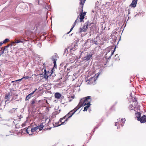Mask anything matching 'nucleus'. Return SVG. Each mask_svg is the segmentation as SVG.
<instances>
[{
    "label": "nucleus",
    "mask_w": 146,
    "mask_h": 146,
    "mask_svg": "<svg viewBox=\"0 0 146 146\" xmlns=\"http://www.w3.org/2000/svg\"><path fill=\"white\" fill-rule=\"evenodd\" d=\"M29 78V77L28 76H26L25 77H23L21 79H20L19 80H16L15 81H12V83H13V82H17V81H21L24 78H25L26 79H27L28 78Z\"/></svg>",
    "instance_id": "aec40b11"
},
{
    "label": "nucleus",
    "mask_w": 146,
    "mask_h": 146,
    "mask_svg": "<svg viewBox=\"0 0 146 146\" xmlns=\"http://www.w3.org/2000/svg\"><path fill=\"white\" fill-rule=\"evenodd\" d=\"M78 56H79V58H80V56H79V55H78Z\"/></svg>",
    "instance_id": "e433bc0d"
},
{
    "label": "nucleus",
    "mask_w": 146,
    "mask_h": 146,
    "mask_svg": "<svg viewBox=\"0 0 146 146\" xmlns=\"http://www.w3.org/2000/svg\"><path fill=\"white\" fill-rule=\"evenodd\" d=\"M125 119H121V121L123 123L125 122Z\"/></svg>",
    "instance_id": "c756f323"
},
{
    "label": "nucleus",
    "mask_w": 146,
    "mask_h": 146,
    "mask_svg": "<svg viewBox=\"0 0 146 146\" xmlns=\"http://www.w3.org/2000/svg\"><path fill=\"white\" fill-rule=\"evenodd\" d=\"M138 121H140L141 123H143L146 122V115H143L141 117L140 120H139Z\"/></svg>",
    "instance_id": "9d476101"
},
{
    "label": "nucleus",
    "mask_w": 146,
    "mask_h": 146,
    "mask_svg": "<svg viewBox=\"0 0 146 146\" xmlns=\"http://www.w3.org/2000/svg\"><path fill=\"white\" fill-rule=\"evenodd\" d=\"M38 4H39V2H38Z\"/></svg>",
    "instance_id": "a19ab883"
},
{
    "label": "nucleus",
    "mask_w": 146,
    "mask_h": 146,
    "mask_svg": "<svg viewBox=\"0 0 146 146\" xmlns=\"http://www.w3.org/2000/svg\"><path fill=\"white\" fill-rule=\"evenodd\" d=\"M8 46H5L4 48H2L0 50V55L4 53L5 54L7 53L8 52V50L7 49V47Z\"/></svg>",
    "instance_id": "423d86ee"
},
{
    "label": "nucleus",
    "mask_w": 146,
    "mask_h": 146,
    "mask_svg": "<svg viewBox=\"0 0 146 146\" xmlns=\"http://www.w3.org/2000/svg\"><path fill=\"white\" fill-rule=\"evenodd\" d=\"M45 73H44V78H47L50 75V73L48 72H47L46 71L45 69L44 70Z\"/></svg>",
    "instance_id": "4468645a"
},
{
    "label": "nucleus",
    "mask_w": 146,
    "mask_h": 146,
    "mask_svg": "<svg viewBox=\"0 0 146 146\" xmlns=\"http://www.w3.org/2000/svg\"><path fill=\"white\" fill-rule=\"evenodd\" d=\"M9 40V39H5L3 41V43H6L7 42H8Z\"/></svg>",
    "instance_id": "393cba45"
},
{
    "label": "nucleus",
    "mask_w": 146,
    "mask_h": 146,
    "mask_svg": "<svg viewBox=\"0 0 146 146\" xmlns=\"http://www.w3.org/2000/svg\"><path fill=\"white\" fill-rule=\"evenodd\" d=\"M44 125L43 123H41L40 125L36 127L37 129H39L40 130H42L43 128Z\"/></svg>",
    "instance_id": "f3484780"
},
{
    "label": "nucleus",
    "mask_w": 146,
    "mask_h": 146,
    "mask_svg": "<svg viewBox=\"0 0 146 146\" xmlns=\"http://www.w3.org/2000/svg\"><path fill=\"white\" fill-rule=\"evenodd\" d=\"M98 75L97 76V77H98Z\"/></svg>",
    "instance_id": "4c0bfd02"
},
{
    "label": "nucleus",
    "mask_w": 146,
    "mask_h": 146,
    "mask_svg": "<svg viewBox=\"0 0 146 146\" xmlns=\"http://www.w3.org/2000/svg\"><path fill=\"white\" fill-rule=\"evenodd\" d=\"M96 80V79H95V77H91L89 79L88 81V83L87 84H91L94 82H95Z\"/></svg>",
    "instance_id": "1a4fd4ad"
},
{
    "label": "nucleus",
    "mask_w": 146,
    "mask_h": 146,
    "mask_svg": "<svg viewBox=\"0 0 146 146\" xmlns=\"http://www.w3.org/2000/svg\"><path fill=\"white\" fill-rule=\"evenodd\" d=\"M15 43H16L15 42H12L11 45H15L14 44Z\"/></svg>",
    "instance_id": "473e14b6"
},
{
    "label": "nucleus",
    "mask_w": 146,
    "mask_h": 146,
    "mask_svg": "<svg viewBox=\"0 0 146 146\" xmlns=\"http://www.w3.org/2000/svg\"><path fill=\"white\" fill-rule=\"evenodd\" d=\"M36 101L35 99H33L31 102V104L32 106H34V104L35 103Z\"/></svg>",
    "instance_id": "412c9836"
},
{
    "label": "nucleus",
    "mask_w": 146,
    "mask_h": 146,
    "mask_svg": "<svg viewBox=\"0 0 146 146\" xmlns=\"http://www.w3.org/2000/svg\"><path fill=\"white\" fill-rule=\"evenodd\" d=\"M3 44V42H0V46H2Z\"/></svg>",
    "instance_id": "c9c22d12"
},
{
    "label": "nucleus",
    "mask_w": 146,
    "mask_h": 146,
    "mask_svg": "<svg viewBox=\"0 0 146 146\" xmlns=\"http://www.w3.org/2000/svg\"><path fill=\"white\" fill-rule=\"evenodd\" d=\"M37 128L36 127H32V130L31 131V135H33V133L35 131L37 130Z\"/></svg>",
    "instance_id": "6ab92c4d"
},
{
    "label": "nucleus",
    "mask_w": 146,
    "mask_h": 146,
    "mask_svg": "<svg viewBox=\"0 0 146 146\" xmlns=\"http://www.w3.org/2000/svg\"><path fill=\"white\" fill-rule=\"evenodd\" d=\"M86 0H80V5H81V7L83 8V5Z\"/></svg>",
    "instance_id": "a211bd4d"
},
{
    "label": "nucleus",
    "mask_w": 146,
    "mask_h": 146,
    "mask_svg": "<svg viewBox=\"0 0 146 146\" xmlns=\"http://www.w3.org/2000/svg\"><path fill=\"white\" fill-rule=\"evenodd\" d=\"M21 115H20V117H21Z\"/></svg>",
    "instance_id": "58836bf2"
},
{
    "label": "nucleus",
    "mask_w": 146,
    "mask_h": 146,
    "mask_svg": "<svg viewBox=\"0 0 146 146\" xmlns=\"http://www.w3.org/2000/svg\"><path fill=\"white\" fill-rule=\"evenodd\" d=\"M106 50L108 52L106 54V55H107L108 54L109 55H113L114 52V50H111V49L109 48H108L106 49Z\"/></svg>",
    "instance_id": "6e6552de"
},
{
    "label": "nucleus",
    "mask_w": 146,
    "mask_h": 146,
    "mask_svg": "<svg viewBox=\"0 0 146 146\" xmlns=\"http://www.w3.org/2000/svg\"><path fill=\"white\" fill-rule=\"evenodd\" d=\"M93 43H94V44H98V43L97 42V41L96 40H94L93 42Z\"/></svg>",
    "instance_id": "c85d7f7f"
},
{
    "label": "nucleus",
    "mask_w": 146,
    "mask_h": 146,
    "mask_svg": "<svg viewBox=\"0 0 146 146\" xmlns=\"http://www.w3.org/2000/svg\"><path fill=\"white\" fill-rule=\"evenodd\" d=\"M84 16L83 15V14L81 13L80 16V22H81L82 20L84 19Z\"/></svg>",
    "instance_id": "4be33fe9"
},
{
    "label": "nucleus",
    "mask_w": 146,
    "mask_h": 146,
    "mask_svg": "<svg viewBox=\"0 0 146 146\" xmlns=\"http://www.w3.org/2000/svg\"><path fill=\"white\" fill-rule=\"evenodd\" d=\"M32 127L30 126L28 127L26 129H21L22 131L23 132L24 131H25L28 134L30 135H31Z\"/></svg>",
    "instance_id": "39448f33"
},
{
    "label": "nucleus",
    "mask_w": 146,
    "mask_h": 146,
    "mask_svg": "<svg viewBox=\"0 0 146 146\" xmlns=\"http://www.w3.org/2000/svg\"><path fill=\"white\" fill-rule=\"evenodd\" d=\"M64 52H65L64 53V54H65H65H67V53H66L67 52H68V51H67V49H66L65 50V51Z\"/></svg>",
    "instance_id": "f704fd0d"
},
{
    "label": "nucleus",
    "mask_w": 146,
    "mask_h": 146,
    "mask_svg": "<svg viewBox=\"0 0 146 146\" xmlns=\"http://www.w3.org/2000/svg\"><path fill=\"white\" fill-rule=\"evenodd\" d=\"M80 107L79 106H77L75 108L68 113L66 115L64 116L63 118H61L60 119V121L61 122V124L58 125V126L60 125H61L64 124L65 122L67 121L69 118L70 117L72 116L80 108Z\"/></svg>",
    "instance_id": "f257e3e1"
},
{
    "label": "nucleus",
    "mask_w": 146,
    "mask_h": 146,
    "mask_svg": "<svg viewBox=\"0 0 146 146\" xmlns=\"http://www.w3.org/2000/svg\"><path fill=\"white\" fill-rule=\"evenodd\" d=\"M11 96V92L7 93L5 94L4 99L5 100V102H6L10 100Z\"/></svg>",
    "instance_id": "20e7f679"
},
{
    "label": "nucleus",
    "mask_w": 146,
    "mask_h": 146,
    "mask_svg": "<svg viewBox=\"0 0 146 146\" xmlns=\"http://www.w3.org/2000/svg\"><path fill=\"white\" fill-rule=\"evenodd\" d=\"M86 106L85 107H84V110H83L84 111H86L87 110L88 108L90 106V105H86Z\"/></svg>",
    "instance_id": "5701e85b"
},
{
    "label": "nucleus",
    "mask_w": 146,
    "mask_h": 146,
    "mask_svg": "<svg viewBox=\"0 0 146 146\" xmlns=\"http://www.w3.org/2000/svg\"><path fill=\"white\" fill-rule=\"evenodd\" d=\"M52 60L53 61V63L54 64V67L56 68L57 67L56 64V61L57 60V56L56 55H54L52 56Z\"/></svg>",
    "instance_id": "0eeeda50"
},
{
    "label": "nucleus",
    "mask_w": 146,
    "mask_h": 146,
    "mask_svg": "<svg viewBox=\"0 0 146 146\" xmlns=\"http://www.w3.org/2000/svg\"><path fill=\"white\" fill-rule=\"evenodd\" d=\"M92 55H87L84 58V60L86 61L88 60L92 57Z\"/></svg>",
    "instance_id": "dca6fc26"
},
{
    "label": "nucleus",
    "mask_w": 146,
    "mask_h": 146,
    "mask_svg": "<svg viewBox=\"0 0 146 146\" xmlns=\"http://www.w3.org/2000/svg\"><path fill=\"white\" fill-rule=\"evenodd\" d=\"M55 98L57 99H59L61 98H62V96L61 94L59 92L56 93L54 94Z\"/></svg>",
    "instance_id": "ddd939ff"
},
{
    "label": "nucleus",
    "mask_w": 146,
    "mask_h": 146,
    "mask_svg": "<svg viewBox=\"0 0 146 146\" xmlns=\"http://www.w3.org/2000/svg\"><path fill=\"white\" fill-rule=\"evenodd\" d=\"M135 115L137 117V120L138 121L140 120L141 117V113L139 112H137L135 113Z\"/></svg>",
    "instance_id": "2eb2a0df"
},
{
    "label": "nucleus",
    "mask_w": 146,
    "mask_h": 146,
    "mask_svg": "<svg viewBox=\"0 0 146 146\" xmlns=\"http://www.w3.org/2000/svg\"><path fill=\"white\" fill-rule=\"evenodd\" d=\"M133 107V106L131 105H129V108L130 109H131V110H133V109L132 108Z\"/></svg>",
    "instance_id": "cd10ccee"
},
{
    "label": "nucleus",
    "mask_w": 146,
    "mask_h": 146,
    "mask_svg": "<svg viewBox=\"0 0 146 146\" xmlns=\"http://www.w3.org/2000/svg\"><path fill=\"white\" fill-rule=\"evenodd\" d=\"M78 57H77V58H76V59H78Z\"/></svg>",
    "instance_id": "ea45409f"
},
{
    "label": "nucleus",
    "mask_w": 146,
    "mask_h": 146,
    "mask_svg": "<svg viewBox=\"0 0 146 146\" xmlns=\"http://www.w3.org/2000/svg\"><path fill=\"white\" fill-rule=\"evenodd\" d=\"M37 90V89H36L32 93L30 94L28 96H27L26 97L25 100H29L30 98L34 94V93Z\"/></svg>",
    "instance_id": "f8f14e48"
},
{
    "label": "nucleus",
    "mask_w": 146,
    "mask_h": 146,
    "mask_svg": "<svg viewBox=\"0 0 146 146\" xmlns=\"http://www.w3.org/2000/svg\"><path fill=\"white\" fill-rule=\"evenodd\" d=\"M23 41H20L19 40H16L15 41V43H19L20 42H23Z\"/></svg>",
    "instance_id": "a878e982"
},
{
    "label": "nucleus",
    "mask_w": 146,
    "mask_h": 146,
    "mask_svg": "<svg viewBox=\"0 0 146 146\" xmlns=\"http://www.w3.org/2000/svg\"><path fill=\"white\" fill-rule=\"evenodd\" d=\"M133 101V102H137V99L135 98H134L132 99Z\"/></svg>",
    "instance_id": "bb28decb"
},
{
    "label": "nucleus",
    "mask_w": 146,
    "mask_h": 146,
    "mask_svg": "<svg viewBox=\"0 0 146 146\" xmlns=\"http://www.w3.org/2000/svg\"><path fill=\"white\" fill-rule=\"evenodd\" d=\"M77 20H78V19H77L75 21V22L74 23V25H73V27L71 29H70V32L71 31H72V30L73 29V28H74V26L76 24V22H77Z\"/></svg>",
    "instance_id": "b1692460"
},
{
    "label": "nucleus",
    "mask_w": 146,
    "mask_h": 146,
    "mask_svg": "<svg viewBox=\"0 0 146 146\" xmlns=\"http://www.w3.org/2000/svg\"><path fill=\"white\" fill-rule=\"evenodd\" d=\"M26 125V123H24L22 124V127L25 126Z\"/></svg>",
    "instance_id": "7c9ffc66"
},
{
    "label": "nucleus",
    "mask_w": 146,
    "mask_h": 146,
    "mask_svg": "<svg viewBox=\"0 0 146 146\" xmlns=\"http://www.w3.org/2000/svg\"><path fill=\"white\" fill-rule=\"evenodd\" d=\"M82 11H83V10H82V14H83V15L84 16L86 15V12H84L83 13H82Z\"/></svg>",
    "instance_id": "2f4dec72"
},
{
    "label": "nucleus",
    "mask_w": 146,
    "mask_h": 146,
    "mask_svg": "<svg viewBox=\"0 0 146 146\" xmlns=\"http://www.w3.org/2000/svg\"><path fill=\"white\" fill-rule=\"evenodd\" d=\"M88 23H86L82 26L80 29L79 33H81L82 32H85L88 29Z\"/></svg>",
    "instance_id": "7ed1b4c3"
},
{
    "label": "nucleus",
    "mask_w": 146,
    "mask_h": 146,
    "mask_svg": "<svg viewBox=\"0 0 146 146\" xmlns=\"http://www.w3.org/2000/svg\"><path fill=\"white\" fill-rule=\"evenodd\" d=\"M137 0H133L131 3L129 5V7L134 8L136 6Z\"/></svg>",
    "instance_id": "9b49d317"
},
{
    "label": "nucleus",
    "mask_w": 146,
    "mask_h": 146,
    "mask_svg": "<svg viewBox=\"0 0 146 146\" xmlns=\"http://www.w3.org/2000/svg\"><path fill=\"white\" fill-rule=\"evenodd\" d=\"M118 124V123H117V122L115 123V126H117V125Z\"/></svg>",
    "instance_id": "72a5a7b5"
},
{
    "label": "nucleus",
    "mask_w": 146,
    "mask_h": 146,
    "mask_svg": "<svg viewBox=\"0 0 146 146\" xmlns=\"http://www.w3.org/2000/svg\"><path fill=\"white\" fill-rule=\"evenodd\" d=\"M91 101V99L90 96H87L83 98L81 100L79 104L77 106H79L80 108L82 106L91 105L90 104Z\"/></svg>",
    "instance_id": "f03ea898"
}]
</instances>
